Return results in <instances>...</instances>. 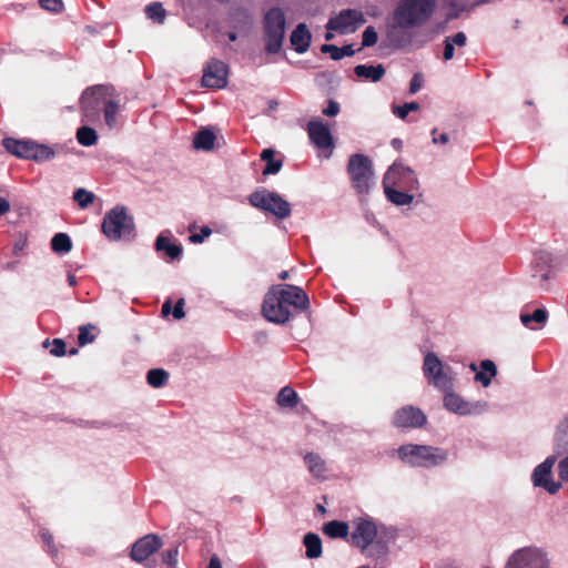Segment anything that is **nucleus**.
I'll list each match as a JSON object with an SVG mask.
<instances>
[{
    "mask_svg": "<svg viewBox=\"0 0 568 568\" xmlns=\"http://www.w3.org/2000/svg\"><path fill=\"white\" fill-rule=\"evenodd\" d=\"M557 469L559 478L568 483V455L558 463Z\"/></svg>",
    "mask_w": 568,
    "mask_h": 568,
    "instance_id": "obj_47",
    "label": "nucleus"
},
{
    "mask_svg": "<svg viewBox=\"0 0 568 568\" xmlns=\"http://www.w3.org/2000/svg\"><path fill=\"white\" fill-rule=\"evenodd\" d=\"M548 318V313L545 308H537L532 314H520V321L525 326H529L531 322L545 324Z\"/></svg>",
    "mask_w": 568,
    "mask_h": 568,
    "instance_id": "obj_39",
    "label": "nucleus"
},
{
    "mask_svg": "<svg viewBox=\"0 0 568 568\" xmlns=\"http://www.w3.org/2000/svg\"><path fill=\"white\" fill-rule=\"evenodd\" d=\"M467 43V37L464 32H457L452 37H446L444 39V53L443 58L445 61H449L455 55V45L465 47Z\"/></svg>",
    "mask_w": 568,
    "mask_h": 568,
    "instance_id": "obj_28",
    "label": "nucleus"
},
{
    "mask_svg": "<svg viewBox=\"0 0 568 568\" xmlns=\"http://www.w3.org/2000/svg\"><path fill=\"white\" fill-rule=\"evenodd\" d=\"M32 143V141H20L12 138L3 140V146L9 153L23 159L30 158Z\"/></svg>",
    "mask_w": 568,
    "mask_h": 568,
    "instance_id": "obj_23",
    "label": "nucleus"
},
{
    "mask_svg": "<svg viewBox=\"0 0 568 568\" xmlns=\"http://www.w3.org/2000/svg\"><path fill=\"white\" fill-rule=\"evenodd\" d=\"M322 112L326 116H335L339 113V104L334 100H329L327 106Z\"/></svg>",
    "mask_w": 568,
    "mask_h": 568,
    "instance_id": "obj_51",
    "label": "nucleus"
},
{
    "mask_svg": "<svg viewBox=\"0 0 568 568\" xmlns=\"http://www.w3.org/2000/svg\"><path fill=\"white\" fill-rule=\"evenodd\" d=\"M427 423L422 409L406 405L397 409L393 416V425L397 428H422Z\"/></svg>",
    "mask_w": 568,
    "mask_h": 568,
    "instance_id": "obj_15",
    "label": "nucleus"
},
{
    "mask_svg": "<svg viewBox=\"0 0 568 568\" xmlns=\"http://www.w3.org/2000/svg\"><path fill=\"white\" fill-rule=\"evenodd\" d=\"M206 568H222L221 561L217 558V556L211 557L209 566Z\"/></svg>",
    "mask_w": 568,
    "mask_h": 568,
    "instance_id": "obj_57",
    "label": "nucleus"
},
{
    "mask_svg": "<svg viewBox=\"0 0 568 568\" xmlns=\"http://www.w3.org/2000/svg\"><path fill=\"white\" fill-rule=\"evenodd\" d=\"M385 68L383 64L367 65L358 64L354 68V73L362 79L369 80L372 82H378L385 75Z\"/></svg>",
    "mask_w": 568,
    "mask_h": 568,
    "instance_id": "obj_24",
    "label": "nucleus"
},
{
    "mask_svg": "<svg viewBox=\"0 0 568 568\" xmlns=\"http://www.w3.org/2000/svg\"><path fill=\"white\" fill-rule=\"evenodd\" d=\"M480 372H476L475 381L487 387L491 383V378L497 374V367L490 359H484L480 363Z\"/></svg>",
    "mask_w": 568,
    "mask_h": 568,
    "instance_id": "obj_32",
    "label": "nucleus"
},
{
    "mask_svg": "<svg viewBox=\"0 0 568 568\" xmlns=\"http://www.w3.org/2000/svg\"><path fill=\"white\" fill-rule=\"evenodd\" d=\"M311 39V32L305 23H298L290 37L291 44L297 53H304L308 50Z\"/></svg>",
    "mask_w": 568,
    "mask_h": 568,
    "instance_id": "obj_20",
    "label": "nucleus"
},
{
    "mask_svg": "<svg viewBox=\"0 0 568 568\" xmlns=\"http://www.w3.org/2000/svg\"><path fill=\"white\" fill-rule=\"evenodd\" d=\"M300 402L297 393L291 386L281 388L276 396V404L281 408H294Z\"/></svg>",
    "mask_w": 568,
    "mask_h": 568,
    "instance_id": "obj_30",
    "label": "nucleus"
},
{
    "mask_svg": "<svg viewBox=\"0 0 568 568\" xmlns=\"http://www.w3.org/2000/svg\"><path fill=\"white\" fill-rule=\"evenodd\" d=\"M169 374L164 369L154 368L148 372V383L155 388L162 387L168 382Z\"/></svg>",
    "mask_w": 568,
    "mask_h": 568,
    "instance_id": "obj_38",
    "label": "nucleus"
},
{
    "mask_svg": "<svg viewBox=\"0 0 568 568\" xmlns=\"http://www.w3.org/2000/svg\"><path fill=\"white\" fill-rule=\"evenodd\" d=\"M322 530L324 535L328 536L329 538H341L346 540V542L349 545V537L352 530L351 524L341 520H331L323 525Z\"/></svg>",
    "mask_w": 568,
    "mask_h": 568,
    "instance_id": "obj_21",
    "label": "nucleus"
},
{
    "mask_svg": "<svg viewBox=\"0 0 568 568\" xmlns=\"http://www.w3.org/2000/svg\"><path fill=\"white\" fill-rule=\"evenodd\" d=\"M254 342L260 345V346H263L265 344H267L268 342V336L265 332H256L254 334Z\"/></svg>",
    "mask_w": 568,
    "mask_h": 568,
    "instance_id": "obj_55",
    "label": "nucleus"
},
{
    "mask_svg": "<svg viewBox=\"0 0 568 568\" xmlns=\"http://www.w3.org/2000/svg\"><path fill=\"white\" fill-rule=\"evenodd\" d=\"M155 248L158 251H165L171 258H178L182 254L181 246L170 243L169 239L163 234L158 236L155 241Z\"/></svg>",
    "mask_w": 568,
    "mask_h": 568,
    "instance_id": "obj_34",
    "label": "nucleus"
},
{
    "mask_svg": "<svg viewBox=\"0 0 568 568\" xmlns=\"http://www.w3.org/2000/svg\"><path fill=\"white\" fill-rule=\"evenodd\" d=\"M308 307L310 298L303 288L291 284H276L264 296L262 315L268 322L285 324Z\"/></svg>",
    "mask_w": 568,
    "mask_h": 568,
    "instance_id": "obj_2",
    "label": "nucleus"
},
{
    "mask_svg": "<svg viewBox=\"0 0 568 568\" xmlns=\"http://www.w3.org/2000/svg\"><path fill=\"white\" fill-rule=\"evenodd\" d=\"M444 406L458 415H471L478 412L479 403L473 404L464 400L459 395L447 392L444 397Z\"/></svg>",
    "mask_w": 568,
    "mask_h": 568,
    "instance_id": "obj_19",
    "label": "nucleus"
},
{
    "mask_svg": "<svg viewBox=\"0 0 568 568\" xmlns=\"http://www.w3.org/2000/svg\"><path fill=\"white\" fill-rule=\"evenodd\" d=\"M536 266H545L548 267L551 262L550 255L547 252H538L535 255Z\"/></svg>",
    "mask_w": 568,
    "mask_h": 568,
    "instance_id": "obj_50",
    "label": "nucleus"
},
{
    "mask_svg": "<svg viewBox=\"0 0 568 568\" xmlns=\"http://www.w3.org/2000/svg\"><path fill=\"white\" fill-rule=\"evenodd\" d=\"M226 65L222 61H212L204 70L202 84L206 88L220 89L226 84Z\"/></svg>",
    "mask_w": 568,
    "mask_h": 568,
    "instance_id": "obj_18",
    "label": "nucleus"
},
{
    "mask_svg": "<svg viewBox=\"0 0 568 568\" xmlns=\"http://www.w3.org/2000/svg\"><path fill=\"white\" fill-rule=\"evenodd\" d=\"M307 134L311 142L320 150H332L333 135L329 128L321 120H312L307 124Z\"/></svg>",
    "mask_w": 568,
    "mask_h": 568,
    "instance_id": "obj_16",
    "label": "nucleus"
},
{
    "mask_svg": "<svg viewBox=\"0 0 568 568\" xmlns=\"http://www.w3.org/2000/svg\"><path fill=\"white\" fill-rule=\"evenodd\" d=\"M423 371L428 381L436 387L447 392L452 382L443 372V364L434 353H428L424 358Z\"/></svg>",
    "mask_w": 568,
    "mask_h": 568,
    "instance_id": "obj_13",
    "label": "nucleus"
},
{
    "mask_svg": "<svg viewBox=\"0 0 568 568\" xmlns=\"http://www.w3.org/2000/svg\"><path fill=\"white\" fill-rule=\"evenodd\" d=\"M548 278H549V272H548V271L542 272V273L540 274V280H541L542 282L547 281Z\"/></svg>",
    "mask_w": 568,
    "mask_h": 568,
    "instance_id": "obj_64",
    "label": "nucleus"
},
{
    "mask_svg": "<svg viewBox=\"0 0 568 568\" xmlns=\"http://www.w3.org/2000/svg\"><path fill=\"white\" fill-rule=\"evenodd\" d=\"M54 156V152L47 145L32 143L30 158L34 161H47Z\"/></svg>",
    "mask_w": 568,
    "mask_h": 568,
    "instance_id": "obj_37",
    "label": "nucleus"
},
{
    "mask_svg": "<svg viewBox=\"0 0 568 568\" xmlns=\"http://www.w3.org/2000/svg\"><path fill=\"white\" fill-rule=\"evenodd\" d=\"M183 306H184V300L181 298L176 302L175 306H174V310H173V316L174 318L176 320H181L184 317V311H183Z\"/></svg>",
    "mask_w": 568,
    "mask_h": 568,
    "instance_id": "obj_54",
    "label": "nucleus"
},
{
    "mask_svg": "<svg viewBox=\"0 0 568 568\" xmlns=\"http://www.w3.org/2000/svg\"><path fill=\"white\" fill-rule=\"evenodd\" d=\"M162 546L160 538L155 535H146L134 542L131 550V558L134 561L142 562Z\"/></svg>",
    "mask_w": 568,
    "mask_h": 568,
    "instance_id": "obj_17",
    "label": "nucleus"
},
{
    "mask_svg": "<svg viewBox=\"0 0 568 568\" xmlns=\"http://www.w3.org/2000/svg\"><path fill=\"white\" fill-rule=\"evenodd\" d=\"M110 91L108 88L97 85L87 89L81 97L82 120L89 123H97L101 119V112Z\"/></svg>",
    "mask_w": 568,
    "mask_h": 568,
    "instance_id": "obj_10",
    "label": "nucleus"
},
{
    "mask_svg": "<svg viewBox=\"0 0 568 568\" xmlns=\"http://www.w3.org/2000/svg\"><path fill=\"white\" fill-rule=\"evenodd\" d=\"M554 452L556 457L568 454V415L557 426L554 437Z\"/></svg>",
    "mask_w": 568,
    "mask_h": 568,
    "instance_id": "obj_22",
    "label": "nucleus"
},
{
    "mask_svg": "<svg viewBox=\"0 0 568 568\" xmlns=\"http://www.w3.org/2000/svg\"><path fill=\"white\" fill-rule=\"evenodd\" d=\"M216 140L215 133L209 129H201L193 139V146L196 150L211 151Z\"/></svg>",
    "mask_w": 568,
    "mask_h": 568,
    "instance_id": "obj_27",
    "label": "nucleus"
},
{
    "mask_svg": "<svg viewBox=\"0 0 568 568\" xmlns=\"http://www.w3.org/2000/svg\"><path fill=\"white\" fill-rule=\"evenodd\" d=\"M393 113L399 119L404 120L408 115L410 111L419 110V104L417 102H409L403 105H393Z\"/></svg>",
    "mask_w": 568,
    "mask_h": 568,
    "instance_id": "obj_42",
    "label": "nucleus"
},
{
    "mask_svg": "<svg viewBox=\"0 0 568 568\" xmlns=\"http://www.w3.org/2000/svg\"><path fill=\"white\" fill-rule=\"evenodd\" d=\"M392 145L396 149V150H400L402 149V145H403V142L400 139H393L392 140Z\"/></svg>",
    "mask_w": 568,
    "mask_h": 568,
    "instance_id": "obj_59",
    "label": "nucleus"
},
{
    "mask_svg": "<svg viewBox=\"0 0 568 568\" xmlns=\"http://www.w3.org/2000/svg\"><path fill=\"white\" fill-rule=\"evenodd\" d=\"M415 184H417V178L414 171L399 162H394L383 179L385 195L387 200L395 205H408L413 202L414 196L408 193L397 191L394 186L413 187Z\"/></svg>",
    "mask_w": 568,
    "mask_h": 568,
    "instance_id": "obj_3",
    "label": "nucleus"
},
{
    "mask_svg": "<svg viewBox=\"0 0 568 568\" xmlns=\"http://www.w3.org/2000/svg\"><path fill=\"white\" fill-rule=\"evenodd\" d=\"M438 130L437 129H433L430 134L433 136V142L436 144V143H440V144H446L448 143L449 141V138H448V134L447 133H440L438 134Z\"/></svg>",
    "mask_w": 568,
    "mask_h": 568,
    "instance_id": "obj_53",
    "label": "nucleus"
},
{
    "mask_svg": "<svg viewBox=\"0 0 568 568\" xmlns=\"http://www.w3.org/2000/svg\"><path fill=\"white\" fill-rule=\"evenodd\" d=\"M378 36L373 26H368L362 34V45L373 47L377 43Z\"/></svg>",
    "mask_w": 568,
    "mask_h": 568,
    "instance_id": "obj_43",
    "label": "nucleus"
},
{
    "mask_svg": "<svg viewBox=\"0 0 568 568\" xmlns=\"http://www.w3.org/2000/svg\"><path fill=\"white\" fill-rule=\"evenodd\" d=\"M50 353L54 356L64 355L65 354V343L60 338H55L52 343V348L50 349Z\"/></svg>",
    "mask_w": 568,
    "mask_h": 568,
    "instance_id": "obj_48",
    "label": "nucleus"
},
{
    "mask_svg": "<svg viewBox=\"0 0 568 568\" xmlns=\"http://www.w3.org/2000/svg\"><path fill=\"white\" fill-rule=\"evenodd\" d=\"M73 200L81 209H85L94 201V195L84 189H78L73 194Z\"/></svg>",
    "mask_w": 568,
    "mask_h": 568,
    "instance_id": "obj_41",
    "label": "nucleus"
},
{
    "mask_svg": "<svg viewBox=\"0 0 568 568\" xmlns=\"http://www.w3.org/2000/svg\"><path fill=\"white\" fill-rule=\"evenodd\" d=\"M423 85V75L420 73H415L409 83V93L415 94Z\"/></svg>",
    "mask_w": 568,
    "mask_h": 568,
    "instance_id": "obj_49",
    "label": "nucleus"
},
{
    "mask_svg": "<svg viewBox=\"0 0 568 568\" xmlns=\"http://www.w3.org/2000/svg\"><path fill=\"white\" fill-rule=\"evenodd\" d=\"M121 105L120 102L111 97V93L109 94L106 101L104 102L103 106V118L104 123L109 129L115 128L118 123V115L120 113Z\"/></svg>",
    "mask_w": 568,
    "mask_h": 568,
    "instance_id": "obj_25",
    "label": "nucleus"
},
{
    "mask_svg": "<svg viewBox=\"0 0 568 568\" xmlns=\"http://www.w3.org/2000/svg\"><path fill=\"white\" fill-rule=\"evenodd\" d=\"M286 29V19L282 9H270L263 19L265 50L271 54L278 53L282 49Z\"/></svg>",
    "mask_w": 568,
    "mask_h": 568,
    "instance_id": "obj_7",
    "label": "nucleus"
},
{
    "mask_svg": "<svg viewBox=\"0 0 568 568\" xmlns=\"http://www.w3.org/2000/svg\"><path fill=\"white\" fill-rule=\"evenodd\" d=\"M321 51L323 53H328L335 61L341 60L343 57H353L355 54V50L352 44H346L342 48H338L335 44H323L321 47Z\"/></svg>",
    "mask_w": 568,
    "mask_h": 568,
    "instance_id": "obj_33",
    "label": "nucleus"
},
{
    "mask_svg": "<svg viewBox=\"0 0 568 568\" xmlns=\"http://www.w3.org/2000/svg\"><path fill=\"white\" fill-rule=\"evenodd\" d=\"M178 548L169 549L162 554V560L169 566H174L178 562Z\"/></svg>",
    "mask_w": 568,
    "mask_h": 568,
    "instance_id": "obj_46",
    "label": "nucleus"
},
{
    "mask_svg": "<svg viewBox=\"0 0 568 568\" xmlns=\"http://www.w3.org/2000/svg\"><path fill=\"white\" fill-rule=\"evenodd\" d=\"M145 14L149 19L162 23L165 19V10L160 2H153L145 8Z\"/></svg>",
    "mask_w": 568,
    "mask_h": 568,
    "instance_id": "obj_40",
    "label": "nucleus"
},
{
    "mask_svg": "<svg viewBox=\"0 0 568 568\" xmlns=\"http://www.w3.org/2000/svg\"><path fill=\"white\" fill-rule=\"evenodd\" d=\"M303 544L308 559H316L322 556V540L317 534L307 532L303 538Z\"/></svg>",
    "mask_w": 568,
    "mask_h": 568,
    "instance_id": "obj_29",
    "label": "nucleus"
},
{
    "mask_svg": "<svg viewBox=\"0 0 568 568\" xmlns=\"http://www.w3.org/2000/svg\"><path fill=\"white\" fill-rule=\"evenodd\" d=\"M436 0H402L394 11V20L404 29L425 24L434 14Z\"/></svg>",
    "mask_w": 568,
    "mask_h": 568,
    "instance_id": "obj_4",
    "label": "nucleus"
},
{
    "mask_svg": "<svg viewBox=\"0 0 568 568\" xmlns=\"http://www.w3.org/2000/svg\"><path fill=\"white\" fill-rule=\"evenodd\" d=\"M366 22L365 16L357 9H343L328 19L326 29L335 31L339 34L354 33L359 27Z\"/></svg>",
    "mask_w": 568,
    "mask_h": 568,
    "instance_id": "obj_12",
    "label": "nucleus"
},
{
    "mask_svg": "<svg viewBox=\"0 0 568 568\" xmlns=\"http://www.w3.org/2000/svg\"><path fill=\"white\" fill-rule=\"evenodd\" d=\"M11 210L9 201L0 196V216L7 214Z\"/></svg>",
    "mask_w": 568,
    "mask_h": 568,
    "instance_id": "obj_56",
    "label": "nucleus"
},
{
    "mask_svg": "<svg viewBox=\"0 0 568 568\" xmlns=\"http://www.w3.org/2000/svg\"><path fill=\"white\" fill-rule=\"evenodd\" d=\"M79 344L80 345H85L88 343H91L93 342L94 339V336L92 334H90L88 327H81L80 328V333H79Z\"/></svg>",
    "mask_w": 568,
    "mask_h": 568,
    "instance_id": "obj_52",
    "label": "nucleus"
},
{
    "mask_svg": "<svg viewBox=\"0 0 568 568\" xmlns=\"http://www.w3.org/2000/svg\"><path fill=\"white\" fill-rule=\"evenodd\" d=\"M51 247L55 253H69L72 248L70 236L65 233H57L51 240Z\"/></svg>",
    "mask_w": 568,
    "mask_h": 568,
    "instance_id": "obj_35",
    "label": "nucleus"
},
{
    "mask_svg": "<svg viewBox=\"0 0 568 568\" xmlns=\"http://www.w3.org/2000/svg\"><path fill=\"white\" fill-rule=\"evenodd\" d=\"M261 160L266 163L263 175L276 174L283 166L282 160L275 159V151L273 149H264L261 153Z\"/></svg>",
    "mask_w": 568,
    "mask_h": 568,
    "instance_id": "obj_31",
    "label": "nucleus"
},
{
    "mask_svg": "<svg viewBox=\"0 0 568 568\" xmlns=\"http://www.w3.org/2000/svg\"><path fill=\"white\" fill-rule=\"evenodd\" d=\"M42 538H43V540H44L48 545H50V544H51L52 537H51V535H50L49 532H47V531L42 532Z\"/></svg>",
    "mask_w": 568,
    "mask_h": 568,
    "instance_id": "obj_60",
    "label": "nucleus"
},
{
    "mask_svg": "<svg viewBox=\"0 0 568 568\" xmlns=\"http://www.w3.org/2000/svg\"><path fill=\"white\" fill-rule=\"evenodd\" d=\"M40 6L50 12L59 13L63 10L62 0H40Z\"/></svg>",
    "mask_w": 568,
    "mask_h": 568,
    "instance_id": "obj_44",
    "label": "nucleus"
},
{
    "mask_svg": "<svg viewBox=\"0 0 568 568\" xmlns=\"http://www.w3.org/2000/svg\"><path fill=\"white\" fill-rule=\"evenodd\" d=\"M398 456L409 466L425 468L438 466L447 459L446 450L439 447L415 444L400 446L398 448Z\"/></svg>",
    "mask_w": 568,
    "mask_h": 568,
    "instance_id": "obj_5",
    "label": "nucleus"
},
{
    "mask_svg": "<svg viewBox=\"0 0 568 568\" xmlns=\"http://www.w3.org/2000/svg\"><path fill=\"white\" fill-rule=\"evenodd\" d=\"M304 462L307 465L310 473L318 478L324 479L326 473V464L325 460L315 453H307L304 457Z\"/></svg>",
    "mask_w": 568,
    "mask_h": 568,
    "instance_id": "obj_26",
    "label": "nucleus"
},
{
    "mask_svg": "<svg viewBox=\"0 0 568 568\" xmlns=\"http://www.w3.org/2000/svg\"><path fill=\"white\" fill-rule=\"evenodd\" d=\"M505 568H549V560L540 548L524 547L509 557Z\"/></svg>",
    "mask_w": 568,
    "mask_h": 568,
    "instance_id": "obj_11",
    "label": "nucleus"
},
{
    "mask_svg": "<svg viewBox=\"0 0 568 568\" xmlns=\"http://www.w3.org/2000/svg\"><path fill=\"white\" fill-rule=\"evenodd\" d=\"M68 283L70 286H73L77 284V278L73 274H68Z\"/></svg>",
    "mask_w": 568,
    "mask_h": 568,
    "instance_id": "obj_61",
    "label": "nucleus"
},
{
    "mask_svg": "<svg viewBox=\"0 0 568 568\" xmlns=\"http://www.w3.org/2000/svg\"><path fill=\"white\" fill-rule=\"evenodd\" d=\"M212 234V230L209 226H202L200 233L192 234L190 241L194 244L203 243Z\"/></svg>",
    "mask_w": 568,
    "mask_h": 568,
    "instance_id": "obj_45",
    "label": "nucleus"
},
{
    "mask_svg": "<svg viewBox=\"0 0 568 568\" xmlns=\"http://www.w3.org/2000/svg\"><path fill=\"white\" fill-rule=\"evenodd\" d=\"M239 37H240V36H239L236 32H229V33H227L229 41H231V42H233V41L237 40V39H239Z\"/></svg>",
    "mask_w": 568,
    "mask_h": 568,
    "instance_id": "obj_63",
    "label": "nucleus"
},
{
    "mask_svg": "<svg viewBox=\"0 0 568 568\" xmlns=\"http://www.w3.org/2000/svg\"><path fill=\"white\" fill-rule=\"evenodd\" d=\"M133 219L123 206H115L103 217L102 232L111 241H119L133 233Z\"/></svg>",
    "mask_w": 568,
    "mask_h": 568,
    "instance_id": "obj_9",
    "label": "nucleus"
},
{
    "mask_svg": "<svg viewBox=\"0 0 568 568\" xmlns=\"http://www.w3.org/2000/svg\"><path fill=\"white\" fill-rule=\"evenodd\" d=\"M288 277H290V273H288V271H282V272L278 274V278H280L281 281H285V280H287Z\"/></svg>",
    "mask_w": 568,
    "mask_h": 568,
    "instance_id": "obj_62",
    "label": "nucleus"
},
{
    "mask_svg": "<svg viewBox=\"0 0 568 568\" xmlns=\"http://www.w3.org/2000/svg\"><path fill=\"white\" fill-rule=\"evenodd\" d=\"M347 173L357 194H367L375 184L373 163L367 155L362 153L351 155Z\"/></svg>",
    "mask_w": 568,
    "mask_h": 568,
    "instance_id": "obj_6",
    "label": "nucleus"
},
{
    "mask_svg": "<svg viewBox=\"0 0 568 568\" xmlns=\"http://www.w3.org/2000/svg\"><path fill=\"white\" fill-rule=\"evenodd\" d=\"M557 460L556 456H548L532 473V483L537 487H542L549 494H556L561 488L560 481H554L551 470Z\"/></svg>",
    "mask_w": 568,
    "mask_h": 568,
    "instance_id": "obj_14",
    "label": "nucleus"
},
{
    "mask_svg": "<svg viewBox=\"0 0 568 568\" xmlns=\"http://www.w3.org/2000/svg\"><path fill=\"white\" fill-rule=\"evenodd\" d=\"M77 139L81 145L91 146L97 143L98 134L94 129L84 125L78 129Z\"/></svg>",
    "mask_w": 568,
    "mask_h": 568,
    "instance_id": "obj_36",
    "label": "nucleus"
},
{
    "mask_svg": "<svg viewBox=\"0 0 568 568\" xmlns=\"http://www.w3.org/2000/svg\"><path fill=\"white\" fill-rule=\"evenodd\" d=\"M251 205L278 220H285L292 213V206L286 200L265 187H260L251 193Z\"/></svg>",
    "mask_w": 568,
    "mask_h": 568,
    "instance_id": "obj_8",
    "label": "nucleus"
},
{
    "mask_svg": "<svg viewBox=\"0 0 568 568\" xmlns=\"http://www.w3.org/2000/svg\"><path fill=\"white\" fill-rule=\"evenodd\" d=\"M171 311V303L170 301H166L163 305H162V314L163 315H168Z\"/></svg>",
    "mask_w": 568,
    "mask_h": 568,
    "instance_id": "obj_58",
    "label": "nucleus"
},
{
    "mask_svg": "<svg viewBox=\"0 0 568 568\" xmlns=\"http://www.w3.org/2000/svg\"><path fill=\"white\" fill-rule=\"evenodd\" d=\"M351 526L349 546L357 549L375 566H384L389 555L390 544L396 538V530L378 524L367 515L354 517L351 520Z\"/></svg>",
    "mask_w": 568,
    "mask_h": 568,
    "instance_id": "obj_1",
    "label": "nucleus"
}]
</instances>
